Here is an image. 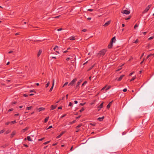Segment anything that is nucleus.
I'll return each mask as SVG.
<instances>
[{
	"mask_svg": "<svg viewBox=\"0 0 154 154\" xmlns=\"http://www.w3.org/2000/svg\"><path fill=\"white\" fill-rule=\"evenodd\" d=\"M106 51V50L103 49L99 52L98 55L100 56H103L105 54Z\"/></svg>",
	"mask_w": 154,
	"mask_h": 154,
	"instance_id": "obj_1",
	"label": "nucleus"
},
{
	"mask_svg": "<svg viewBox=\"0 0 154 154\" xmlns=\"http://www.w3.org/2000/svg\"><path fill=\"white\" fill-rule=\"evenodd\" d=\"M77 80V79L76 78L74 79L73 80H72L71 82L68 85V86L71 85L73 86V85L76 81Z\"/></svg>",
	"mask_w": 154,
	"mask_h": 154,
	"instance_id": "obj_2",
	"label": "nucleus"
},
{
	"mask_svg": "<svg viewBox=\"0 0 154 154\" xmlns=\"http://www.w3.org/2000/svg\"><path fill=\"white\" fill-rule=\"evenodd\" d=\"M152 6L151 5H149L143 11V13L144 14L145 13L147 12L148 10H149L150 8H151V7Z\"/></svg>",
	"mask_w": 154,
	"mask_h": 154,
	"instance_id": "obj_3",
	"label": "nucleus"
},
{
	"mask_svg": "<svg viewBox=\"0 0 154 154\" xmlns=\"http://www.w3.org/2000/svg\"><path fill=\"white\" fill-rule=\"evenodd\" d=\"M122 14H128L130 13V11H129L125 10H123L122 11Z\"/></svg>",
	"mask_w": 154,
	"mask_h": 154,
	"instance_id": "obj_4",
	"label": "nucleus"
},
{
	"mask_svg": "<svg viewBox=\"0 0 154 154\" xmlns=\"http://www.w3.org/2000/svg\"><path fill=\"white\" fill-rule=\"evenodd\" d=\"M125 76L124 75H121L118 78H116V79L118 81H120L121 80L122 78Z\"/></svg>",
	"mask_w": 154,
	"mask_h": 154,
	"instance_id": "obj_5",
	"label": "nucleus"
},
{
	"mask_svg": "<svg viewBox=\"0 0 154 154\" xmlns=\"http://www.w3.org/2000/svg\"><path fill=\"white\" fill-rule=\"evenodd\" d=\"M103 103H102L99 106H98L97 107L99 108L98 109V111L100 110V109L103 108Z\"/></svg>",
	"mask_w": 154,
	"mask_h": 154,
	"instance_id": "obj_6",
	"label": "nucleus"
},
{
	"mask_svg": "<svg viewBox=\"0 0 154 154\" xmlns=\"http://www.w3.org/2000/svg\"><path fill=\"white\" fill-rule=\"evenodd\" d=\"M111 21L109 20L107 22H106V23H105V24L103 25V26H104L106 27L107 26L109 25V24L110 23Z\"/></svg>",
	"mask_w": 154,
	"mask_h": 154,
	"instance_id": "obj_7",
	"label": "nucleus"
},
{
	"mask_svg": "<svg viewBox=\"0 0 154 154\" xmlns=\"http://www.w3.org/2000/svg\"><path fill=\"white\" fill-rule=\"evenodd\" d=\"M65 133V131H62L61 132V133L58 135V136L56 138H60L61 136L63 134H64Z\"/></svg>",
	"mask_w": 154,
	"mask_h": 154,
	"instance_id": "obj_8",
	"label": "nucleus"
},
{
	"mask_svg": "<svg viewBox=\"0 0 154 154\" xmlns=\"http://www.w3.org/2000/svg\"><path fill=\"white\" fill-rule=\"evenodd\" d=\"M113 45V43L112 42H110L109 44L108 45V47L109 48H112Z\"/></svg>",
	"mask_w": 154,
	"mask_h": 154,
	"instance_id": "obj_9",
	"label": "nucleus"
},
{
	"mask_svg": "<svg viewBox=\"0 0 154 154\" xmlns=\"http://www.w3.org/2000/svg\"><path fill=\"white\" fill-rule=\"evenodd\" d=\"M57 105H51V108L50 109V110H52L54 109H55L57 107Z\"/></svg>",
	"mask_w": 154,
	"mask_h": 154,
	"instance_id": "obj_10",
	"label": "nucleus"
},
{
	"mask_svg": "<svg viewBox=\"0 0 154 154\" xmlns=\"http://www.w3.org/2000/svg\"><path fill=\"white\" fill-rule=\"evenodd\" d=\"M15 134H16L15 131H13L11 135V136H10L11 137V138L13 137H14V136Z\"/></svg>",
	"mask_w": 154,
	"mask_h": 154,
	"instance_id": "obj_11",
	"label": "nucleus"
},
{
	"mask_svg": "<svg viewBox=\"0 0 154 154\" xmlns=\"http://www.w3.org/2000/svg\"><path fill=\"white\" fill-rule=\"evenodd\" d=\"M54 79L53 80L52 85V87H51V88H50V90H49V91L50 92L51 91H52V89H53V87H54Z\"/></svg>",
	"mask_w": 154,
	"mask_h": 154,
	"instance_id": "obj_12",
	"label": "nucleus"
},
{
	"mask_svg": "<svg viewBox=\"0 0 154 154\" xmlns=\"http://www.w3.org/2000/svg\"><path fill=\"white\" fill-rule=\"evenodd\" d=\"M104 116L101 117H99L97 119V120L100 121H102L103 120V119H104Z\"/></svg>",
	"mask_w": 154,
	"mask_h": 154,
	"instance_id": "obj_13",
	"label": "nucleus"
},
{
	"mask_svg": "<svg viewBox=\"0 0 154 154\" xmlns=\"http://www.w3.org/2000/svg\"><path fill=\"white\" fill-rule=\"evenodd\" d=\"M75 36H71L70 37H69V39H70V40H74L75 39Z\"/></svg>",
	"mask_w": 154,
	"mask_h": 154,
	"instance_id": "obj_14",
	"label": "nucleus"
},
{
	"mask_svg": "<svg viewBox=\"0 0 154 154\" xmlns=\"http://www.w3.org/2000/svg\"><path fill=\"white\" fill-rule=\"evenodd\" d=\"M29 129V128L28 127H26L25 128L23 129L22 130V131L23 132H25V131H26L27 130H28V129Z\"/></svg>",
	"mask_w": 154,
	"mask_h": 154,
	"instance_id": "obj_15",
	"label": "nucleus"
},
{
	"mask_svg": "<svg viewBox=\"0 0 154 154\" xmlns=\"http://www.w3.org/2000/svg\"><path fill=\"white\" fill-rule=\"evenodd\" d=\"M151 56H152V57H153L154 56V53L153 54H150L148 55L146 59H148V58H149V57H150Z\"/></svg>",
	"mask_w": 154,
	"mask_h": 154,
	"instance_id": "obj_16",
	"label": "nucleus"
},
{
	"mask_svg": "<svg viewBox=\"0 0 154 154\" xmlns=\"http://www.w3.org/2000/svg\"><path fill=\"white\" fill-rule=\"evenodd\" d=\"M42 51L41 50H40L38 52V53L37 54V56L38 57L42 53Z\"/></svg>",
	"mask_w": 154,
	"mask_h": 154,
	"instance_id": "obj_17",
	"label": "nucleus"
},
{
	"mask_svg": "<svg viewBox=\"0 0 154 154\" xmlns=\"http://www.w3.org/2000/svg\"><path fill=\"white\" fill-rule=\"evenodd\" d=\"M116 37H114L112 38L110 42H112V43H113V41H114V42H115V41H116Z\"/></svg>",
	"mask_w": 154,
	"mask_h": 154,
	"instance_id": "obj_18",
	"label": "nucleus"
},
{
	"mask_svg": "<svg viewBox=\"0 0 154 154\" xmlns=\"http://www.w3.org/2000/svg\"><path fill=\"white\" fill-rule=\"evenodd\" d=\"M27 139L29 141H32V140L30 136H27Z\"/></svg>",
	"mask_w": 154,
	"mask_h": 154,
	"instance_id": "obj_19",
	"label": "nucleus"
},
{
	"mask_svg": "<svg viewBox=\"0 0 154 154\" xmlns=\"http://www.w3.org/2000/svg\"><path fill=\"white\" fill-rule=\"evenodd\" d=\"M45 109L43 107H40L38 109L39 110V112H40L42 110H44Z\"/></svg>",
	"mask_w": 154,
	"mask_h": 154,
	"instance_id": "obj_20",
	"label": "nucleus"
},
{
	"mask_svg": "<svg viewBox=\"0 0 154 154\" xmlns=\"http://www.w3.org/2000/svg\"><path fill=\"white\" fill-rule=\"evenodd\" d=\"M48 119H49V117L46 118L45 119V120H44L45 122V123L46 122L48 121Z\"/></svg>",
	"mask_w": 154,
	"mask_h": 154,
	"instance_id": "obj_21",
	"label": "nucleus"
},
{
	"mask_svg": "<svg viewBox=\"0 0 154 154\" xmlns=\"http://www.w3.org/2000/svg\"><path fill=\"white\" fill-rule=\"evenodd\" d=\"M10 124L11 125H12L14 123H16V122L15 120H14L11 122H10Z\"/></svg>",
	"mask_w": 154,
	"mask_h": 154,
	"instance_id": "obj_22",
	"label": "nucleus"
},
{
	"mask_svg": "<svg viewBox=\"0 0 154 154\" xmlns=\"http://www.w3.org/2000/svg\"><path fill=\"white\" fill-rule=\"evenodd\" d=\"M80 84V83L79 82H78L76 86V88H77L78 87Z\"/></svg>",
	"mask_w": 154,
	"mask_h": 154,
	"instance_id": "obj_23",
	"label": "nucleus"
},
{
	"mask_svg": "<svg viewBox=\"0 0 154 154\" xmlns=\"http://www.w3.org/2000/svg\"><path fill=\"white\" fill-rule=\"evenodd\" d=\"M112 103L111 102H110V103H109V104L107 105V106H106V107H107V109H109V108L110 107V103Z\"/></svg>",
	"mask_w": 154,
	"mask_h": 154,
	"instance_id": "obj_24",
	"label": "nucleus"
},
{
	"mask_svg": "<svg viewBox=\"0 0 154 154\" xmlns=\"http://www.w3.org/2000/svg\"><path fill=\"white\" fill-rule=\"evenodd\" d=\"M11 131L9 130H7L5 132L6 134H8Z\"/></svg>",
	"mask_w": 154,
	"mask_h": 154,
	"instance_id": "obj_25",
	"label": "nucleus"
},
{
	"mask_svg": "<svg viewBox=\"0 0 154 154\" xmlns=\"http://www.w3.org/2000/svg\"><path fill=\"white\" fill-rule=\"evenodd\" d=\"M8 146V145L7 144H5L4 145L2 146H1V147L5 148L7 146Z\"/></svg>",
	"mask_w": 154,
	"mask_h": 154,
	"instance_id": "obj_26",
	"label": "nucleus"
},
{
	"mask_svg": "<svg viewBox=\"0 0 154 154\" xmlns=\"http://www.w3.org/2000/svg\"><path fill=\"white\" fill-rule=\"evenodd\" d=\"M81 126H82V125L81 124H80L79 125H78L76 127V129H78V128H80V127H81Z\"/></svg>",
	"mask_w": 154,
	"mask_h": 154,
	"instance_id": "obj_27",
	"label": "nucleus"
},
{
	"mask_svg": "<svg viewBox=\"0 0 154 154\" xmlns=\"http://www.w3.org/2000/svg\"><path fill=\"white\" fill-rule=\"evenodd\" d=\"M76 122V121L75 120H73V121H72V122H69V123L70 125H72V124L75 123Z\"/></svg>",
	"mask_w": 154,
	"mask_h": 154,
	"instance_id": "obj_28",
	"label": "nucleus"
},
{
	"mask_svg": "<svg viewBox=\"0 0 154 154\" xmlns=\"http://www.w3.org/2000/svg\"><path fill=\"white\" fill-rule=\"evenodd\" d=\"M50 142V141L46 142H45L43 144H44V145H46V144H48V143H49Z\"/></svg>",
	"mask_w": 154,
	"mask_h": 154,
	"instance_id": "obj_29",
	"label": "nucleus"
},
{
	"mask_svg": "<svg viewBox=\"0 0 154 154\" xmlns=\"http://www.w3.org/2000/svg\"><path fill=\"white\" fill-rule=\"evenodd\" d=\"M87 83V81H85L82 85V86H83Z\"/></svg>",
	"mask_w": 154,
	"mask_h": 154,
	"instance_id": "obj_30",
	"label": "nucleus"
},
{
	"mask_svg": "<svg viewBox=\"0 0 154 154\" xmlns=\"http://www.w3.org/2000/svg\"><path fill=\"white\" fill-rule=\"evenodd\" d=\"M32 108V106H31L28 107L26 108V109H27V110H30V109H31Z\"/></svg>",
	"mask_w": 154,
	"mask_h": 154,
	"instance_id": "obj_31",
	"label": "nucleus"
},
{
	"mask_svg": "<svg viewBox=\"0 0 154 154\" xmlns=\"http://www.w3.org/2000/svg\"><path fill=\"white\" fill-rule=\"evenodd\" d=\"M84 109H85L83 107H82V109L80 110V112H82L84 110Z\"/></svg>",
	"mask_w": 154,
	"mask_h": 154,
	"instance_id": "obj_32",
	"label": "nucleus"
},
{
	"mask_svg": "<svg viewBox=\"0 0 154 154\" xmlns=\"http://www.w3.org/2000/svg\"><path fill=\"white\" fill-rule=\"evenodd\" d=\"M138 42V39H137L133 43H135V44H137V43Z\"/></svg>",
	"mask_w": 154,
	"mask_h": 154,
	"instance_id": "obj_33",
	"label": "nucleus"
},
{
	"mask_svg": "<svg viewBox=\"0 0 154 154\" xmlns=\"http://www.w3.org/2000/svg\"><path fill=\"white\" fill-rule=\"evenodd\" d=\"M50 84V82H48L47 83V84H46V86H45V87L46 88H47L48 86H49V85Z\"/></svg>",
	"mask_w": 154,
	"mask_h": 154,
	"instance_id": "obj_34",
	"label": "nucleus"
},
{
	"mask_svg": "<svg viewBox=\"0 0 154 154\" xmlns=\"http://www.w3.org/2000/svg\"><path fill=\"white\" fill-rule=\"evenodd\" d=\"M58 48V46L56 45L55 46L54 48L53 49L54 50H55V51L56 49H57V48Z\"/></svg>",
	"mask_w": 154,
	"mask_h": 154,
	"instance_id": "obj_35",
	"label": "nucleus"
},
{
	"mask_svg": "<svg viewBox=\"0 0 154 154\" xmlns=\"http://www.w3.org/2000/svg\"><path fill=\"white\" fill-rule=\"evenodd\" d=\"M94 65H93V66H91L89 68L88 70H91V69H92V68L94 67Z\"/></svg>",
	"mask_w": 154,
	"mask_h": 154,
	"instance_id": "obj_36",
	"label": "nucleus"
},
{
	"mask_svg": "<svg viewBox=\"0 0 154 154\" xmlns=\"http://www.w3.org/2000/svg\"><path fill=\"white\" fill-rule=\"evenodd\" d=\"M68 84V82H66L63 85V87H64V86H66V85H67Z\"/></svg>",
	"mask_w": 154,
	"mask_h": 154,
	"instance_id": "obj_37",
	"label": "nucleus"
},
{
	"mask_svg": "<svg viewBox=\"0 0 154 154\" xmlns=\"http://www.w3.org/2000/svg\"><path fill=\"white\" fill-rule=\"evenodd\" d=\"M136 78L135 77H134L132 78L131 80L130 81H132L134 80Z\"/></svg>",
	"mask_w": 154,
	"mask_h": 154,
	"instance_id": "obj_38",
	"label": "nucleus"
},
{
	"mask_svg": "<svg viewBox=\"0 0 154 154\" xmlns=\"http://www.w3.org/2000/svg\"><path fill=\"white\" fill-rule=\"evenodd\" d=\"M138 26V25L137 24H135L134 26V28L135 29H136V27H137Z\"/></svg>",
	"mask_w": 154,
	"mask_h": 154,
	"instance_id": "obj_39",
	"label": "nucleus"
},
{
	"mask_svg": "<svg viewBox=\"0 0 154 154\" xmlns=\"http://www.w3.org/2000/svg\"><path fill=\"white\" fill-rule=\"evenodd\" d=\"M87 10L88 11H94V10L93 9H88Z\"/></svg>",
	"mask_w": 154,
	"mask_h": 154,
	"instance_id": "obj_40",
	"label": "nucleus"
},
{
	"mask_svg": "<svg viewBox=\"0 0 154 154\" xmlns=\"http://www.w3.org/2000/svg\"><path fill=\"white\" fill-rule=\"evenodd\" d=\"M153 38H154L153 36H151L148 38V40H151V39H153Z\"/></svg>",
	"mask_w": 154,
	"mask_h": 154,
	"instance_id": "obj_41",
	"label": "nucleus"
},
{
	"mask_svg": "<svg viewBox=\"0 0 154 154\" xmlns=\"http://www.w3.org/2000/svg\"><path fill=\"white\" fill-rule=\"evenodd\" d=\"M110 86H109L106 89V91H107L109 89H110Z\"/></svg>",
	"mask_w": 154,
	"mask_h": 154,
	"instance_id": "obj_42",
	"label": "nucleus"
},
{
	"mask_svg": "<svg viewBox=\"0 0 154 154\" xmlns=\"http://www.w3.org/2000/svg\"><path fill=\"white\" fill-rule=\"evenodd\" d=\"M45 139V137H43L41 139H39L38 140L39 141H42V140H43L44 139Z\"/></svg>",
	"mask_w": 154,
	"mask_h": 154,
	"instance_id": "obj_43",
	"label": "nucleus"
},
{
	"mask_svg": "<svg viewBox=\"0 0 154 154\" xmlns=\"http://www.w3.org/2000/svg\"><path fill=\"white\" fill-rule=\"evenodd\" d=\"M123 91L124 92H125L127 91V89L126 88H124L123 89Z\"/></svg>",
	"mask_w": 154,
	"mask_h": 154,
	"instance_id": "obj_44",
	"label": "nucleus"
},
{
	"mask_svg": "<svg viewBox=\"0 0 154 154\" xmlns=\"http://www.w3.org/2000/svg\"><path fill=\"white\" fill-rule=\"evenodd\" d=\"M72 103L71 102H70L69 104V106H72Z\"/></svg>",
	"mask_w": 154,
	"mask_h": 154,
	"instance_id": "obj_45",
	"label": "nucleus"
},
{
	"mask_svg": "<svg viewBox=\"0 0 154 154\" xmlns=\"http://www.w3.org/2000/svg\"><path fill=\"white\" fill-rule=\"evenodd\" d=\"M85 103H81L80 104V105L81 106H83L85 104Z\"/></svg>",
	"mask_w": 154,
	"mask_h": 154,
	"instance_id": "obj_46",
	"label": "nucleus"
},
{
	"mask_svg": "<svg viewBox=\"0 0 154 154\" xmlns=\"http://www.w3.org/2000/svg\"><path fill=\"white\" fill-rule=\"evenodd\" d=\"M66 115V114H65L63 115H62L60 117L61 118H63L64 117H65Z\"/></svg>",
	"mask_w": 154,
	"mask_h": 154,
	"instance_id": "obj_47",
	"label": "nucleus"
},
{
	"mask_svg": "<svg viewBox=\"0 0 154 154\" xmlns=\"http://www.w3.org/2000/svg\"><path fill=\"white\" fill-rule=\"evenodd\" d=\"M4 132V130H2L0 131V134L3 133Z\"/></svg>",
	"mask_w": 154,
	"mask_h": 154,
	"instance_id": "obj_48",
	"label": "nucleus"
},
{
	"mask_svg": "<svg viewBox=\"0 0 154 154\" xmlns=\"http://www.w3.org/2000/svg\"><path fill=\"white\" fill-rule=\"evenodd\" d=\"M13 110V109L12 108L11 109L8 110V112H10L12 111Z\"/></svg>",
	"mask_w": 154,
	"mask_h": 154,
	"instance_id": "obj_49",
	"label": "nucleus"
},
{
	"mask_svg": "<svg viewBox=\"0 0 154 154\" xmlns=\"http://www.w3.org/2000/svg\"><path fill=\"white\" fill-rule=\"evenodd\" d=\"M62 30V28H60L57 29V31H60Z\"/></svg>",
	"mask_w": 154,
	"mask_h": 154,
	"instance_id": "obj_50",
	"label": "nucleus"
},
{
	"mask_svg": "<svg viewBox=\"0 0 154 154\" xmlns=\"http://www.w3.org/2000/svg\"><path fill=\"white\" fill-rule=\"evenodd\" d=\"M9 124H10V122H7L5 123V125H9Z\"/></svg>",
	"mask_w": 154,
	"mask_h": 154,
	"instance_id": "obj_51",
	"label": "nucleus"
},
{
	"mask_svg": "<svg viewBox=\"0 0 154 154\" xmlns=\"http://www.w3.org/2000/svg\"><path fill=\"white\" fill-rule=\"evenodd\" d=\"M90 125L92 126H95V125L96 124H95L90 123Z\"/></svg>",
	"mask_w": 154,
	"mask_h": 154,
	"instance_id": "obj_52",
	"label": "nucleus"
},
{
	"mask_svg": "<svg viewBox=\"0 0 154 154\" xmlns=\"http://www.w3.org/2000/svg\"><path fill=\"white\" fill-rule=\"evenodd\" d=\"M144 60H145V59L144 58H143V60L140 62V64L141 65L142 64V63H143V62H144Z\"/></svg>",
	"mask_w": 154,
	"mask_h": 154,
	"instance_id": "obj_53",
	"label": "nucleus"
},
{
	"mask_svg": "<svg viewBox=\"0 0 154 154\" xmlns=\"http://www.w3.org/2000/svg\"><path fill=\"white\" fill-rule=\"evenodd\" d=\"M19 113H17V114H15L14 116H19Z\"/></svg>",
	"mask_w": 154,
	"mask_h": 154,
	"instance_id": "obj_54",
	"label": "nucleus"
},
{
	"mask_svg": "<svg viewBox=\"0 0 154 154\" xmlns=\"http://www.w3.org/2000/svg\"><path fill=\"white\" fill-rule=\"evenodd\" d=\"M144 53H143L142 54V55H141V56L140 57V59H141L143 57L144 55Z\"/></svg>",
	"mask_w": 154,
	"mask_h": 154,
	"instance_id": "obj_55",
	"label": "nucleus"
},
{
	"mask_svg": "<svg viewBox=\"0 0 154 154\" xmlns=\"http://www.w3.org/2000/svg\"><path fill=\"white\" fill-rule=\"evenodd\" d=\"M30 92H35H35L34 91H33V90H30L29 91Z\"/></svg>",
	"mask_w": 154,
	"mask_h": 154,
	"instance_id": "obj_56",
	"label": "nucleus"
},
{
	"mask_svg": "<svg viewBox=\"0 0 154 154\" xmlns=\"http://www.w3.org/2000/svg\"><path fill=\"white\" fill-rule=\"evenodd\" d=\"M23 145L24 146H25L26 147H28V146L26 144H24Z\"/></svg>",
	"mask_w": 154,
	"mask_h": 154,
	"instance_id": "obj_57",
	"label": "nucleus"
},
{
	"mask_svg": "<svg viewBox=\"0 0 154 154\" xmlns=\"http://www.w3.org/2000/svg\"><path fill=\"white\" fill-rule=\"evenodd\" d=\"M23 96L25 97H27L28 96V95L26 94H23Z\"/></svg>",
	"mask_w": 154,
	"mask_h": 154,
	"instance_id": "obj_58",
	"label": "nucleus"
},
{
	"mask_svg": "<svg viewBox=\"0 0 154 154\" xmlns=\"http://www.w3.org/2000/svg\"><path fill=\"white\" fill-rule=\"evenodd\" d=\"M52 128V125H51L49 126V127L48 128V129Z\"/></svg>",
	"mask_w": 154,
	"mask_h": 154,
	"instance_id": "obj_59",
	"label": "nucleus"
},
{
	"mask_svg": "<svg viewBox=\"0 0 154 154\" xmlns=\"http://www.w3.org/2000/svg\"><path fill=\"white\" fill-rule=\"evenodd\" d=\"M87 31V29H84L82 30V31L85 32Z\"/></svg>",
	"mask_w": 154,
	"mask_h": 154,
	"instance_id": "obj_60",
	"label": "nucleus"
},
{
	"mask_svg": "<svg viewBox=\"0 0 154 154\" xmlns=\"http://www.w3.org/2000/svg\"><path fill=\"white\" fill-rule=\"evenodd\" d=\"M134 73V72H131L129 74V75H130V76L131 75Z\"/></svg>",
	"mask_w": 154,
	"mask_h": 154,
	"instance_id": "obj_61",
	"label": "nucleus"
},
{
	"mask_svg": "<svg viewBox=\"0 0 154 154\" xmlns=\"http://www.w3.org/2000/svg\"><path fill=\"white\" fill-rule=\"evenodd\" d=\"M106 86H105V87H103L102 89H101V90H104L105 89V88H106Z\"/></svg>",
	"mask_w": 154,
	"mask_h": 154,
	"instance_id": "obj_62",
	"label": "nucleus"
},
{
	"mask_svg": "<svg viewBox=\"0 0 154 154\" xmlns=\"http://www.w3.org/2000/svg\"><path fill=\"white\" fill-rule=\"evenodd\" d=\"M13 52V51H11L8 52V53L9 54H11V53H12Z\"/></svg>",
	"mask_w": 154,
	"mask_h": 154,
	"instance_id": "obj_63",
	"label": "nucleus"
},
{
	"mask_svg": "<svg viewBox=\"0 0 154 154\" xmlns=\"http://www.w3.org/2000/svg\"><path fill=\"white\" fill-rule=\"evenodd\" d=\"M130 18H131V17H130V16L128 18H126V19H125V20H129V19H130Z\"/></svg>",
	"mask_w": 154,
	"mask_h": 154,
	"instance_id": "obj_64",
	"label": "nucleus"
}]
</instances>
